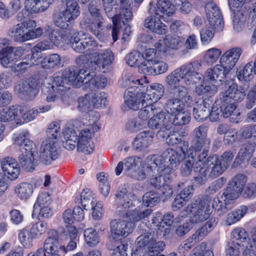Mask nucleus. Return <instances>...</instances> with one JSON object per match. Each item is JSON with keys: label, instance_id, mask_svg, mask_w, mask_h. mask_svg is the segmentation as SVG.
<instances>
[{"label": "nucleus", "instance_id": "55", "mask_svg": "<svg viewBox=\"0 0 256 256\" xmlns=\"http://www.w3.org/2000/svg\"><path fill=\"white\" fill-rule=\"evenodd\" d=\"M51 203L50 194L47 192L41 193L38 197L36 202L34 206L33 213L36 214L40 207L49 206Z\"/></svg>", "mask_w": 256, "mask_h": 256}, {"label": "nucleus", "instance_id": "12", "mask_svg": "<svg viewBox=\"0 0 256 256\" xmlns=\"http://www.w3.org/2000/svg\"><path fill=\"white\" fill-rule=\"evenodd\" d=\"M36 26L34 20L24 21L12 26L8 30V34L15 42H22L28 40V30Z\"/></svg>", "mask_w": 256, "mask_h": 256}, {"label": "nucleus", "instance_id": "50", "mask_svg": "<svg viewBox=\"0 0 256 256\" xmlns=\"http://www.w3.org/2000/svg\"><path fill=\"white\" fill-rule=\"evenodd\" d=\"M18 238L24 246L30 248L32 246V242L35 238L30 230L24 228L20 230Z\"/></svg>", "mask_w": 256, "mask_h": 256}, {"label": "nucleus", "instance_id": "10", "mask_svg": "<svg viewBox=\"0 0 256 256\" xmlns=\"http://www.w3.org/2000/svg\"><path fill=\"white\" fill-rule=\"evenodd\" d=\"M160 157V164H158V168L162 167L161 170H159L162 174L164 170L166 172H170L177 168L180 160V154L171 148H168L164 150L161 156L152 155Z\"/></svg>", "mask_w": 256, "mask_h": 256}, {"label": "nucleus", "instance_id": "46", "mask_svg": "<svg viewBox=\"0 0 256 256\" xmlns=\"http://www.w3.org/2000/svg\"><path fill=\"white\" fill-rule=\"evenodd\" d=\"M19 163L26 172H31L34 170V158L32 154H21L18 156Z\"/></svg>", "mask_w": 256, "mask_h": 256}, {"label": "nucleus", "instance_id": "3", "mask_svg": "<svg viewBox=\"0 0 256 256\" xmlns=\"http://www.w3.org/2000/svg\"><path fill=\"white\" fill-rule=\"evenodd\" d=\"M145 81L142 79L131 80L129 78H126L124 80L125 86L131 85L132 83L136 84L134 87H136L140 92H138V96L142 98L143 102L146 104H152V103L156 102L163 96L164 93V87L162 84H156L149 87L148 83L144 85L142 83Z\"/></svg>", "mask_w": 256, "mask_h": 256}, {"label": "nucleus", "instance_id": "11", "mask_svg": "<svg viewBox=\"0 0 256 256\" xmlns=\"http://www.w3.org/2000/svg\"><path fill=\"white\" fill-rule=\"evenodd\" d=\"M205 9L210 26L216 32L222 31L224 27V22L217 5L213 2H208L206 4Z\"/></svg>", "mask_w": 256, "mask_h": 256}, {"label": "nucleus", "instance_id": "43", "mask_svg": "<svg viewBox=\"0 0 256 256\" xmlns=\"http://www.w3.org/2000/svg\"><path fill=\"white\" fill-rule=\"evenodd\" d=\"M54 22L56 26L63 29L69 27L72 22L74 20L64 11L62 12H56L53 14Z\"/></svg>", "mask_w": 256, "mask_h": 256}, {"label": "nucleus", "instance_id": "49", "mask_svg": "<svg viewBox=\"0 0 256 256\" xmlns=\"http://www.w3.org/2000/svg\"><path fill=\"white\" fill-rule=\"evenodd\" d=\"M152 212L151 208H147L144 211L134 210L127 212L126 214V218L134 224V222H138L149 216Z\"/></svg>", "mask_w": 256, "mask_h": 256}, {"label": "nucleus", "instance_id": "53", "mask_svg": "<svg viewBox=\"0 0 256 256\" xmlns=\"http://www.w3.org/2000/svg\"><path fill=\"white\" fill-rule=\"evenodd\" d=\"M163 41L168 48L174 50L180 48L183 43L182 38L176 35L167 36Z\"/></svg>", "mask_w": 256, "mask_h": 256}, {"label": "nucleus", "instance_id": "4", "mask_svg": "<svg viewBox=\"0 0 256 256\" xmlns=\"http://www.w3.org/2000/svg\"><path fill=\"white\" fill-rule=\"evenodd\" d=\"M210 200L211 198L208 195L198 198L190 206L187 207L186 210H184L180 212L181 216H186L189 211L191 214L190 222L192 224L204 222L208 218L210 214Z\"/></svg>", "mask_w": 256, "mask_h": 256}, {"label": "nucleus", "instance_id": "26", "mask_svg": "<svg viewBox=\"0 0 256 256\" xmlns=\"http://www.w3.org/2000/svg\"><path fill=\"white\" fill-rule=\"evenodd\" d=\"M174 11V5L170 0H156V7L150 8L148 9L150 14H156L162 18L164 14L172 16Z\"/></svg>", "mask_w": 256, "mask_h": 256}, {"label": "nucleus", "instance_id": "30", "mask_svg": "<svg viewBox=\"0 0 256 256\" xmlns=\"http://www.w3.org/2000/svg\"><path fill=\"white\" fill-rule=\"evenodd\" d=\"M256 144L254 142L245 144L240 149L232 167L236 168L241 164L245 160H248L254 152Z\"/></svg>", "mask_w": 256, "mask_h": 256}, {"label": "nucleus", "instance_id": "15", "mask_svg": "<svg viewBox=\"0 0 256 256\" xmlns=\"http://www.w3.org/2000/svg\"><path fill=\"white\" fill-rule=\"evenodd\" d=\"M230 72L222 64H216L213 68H209L205 74V80L216 88L222 84Z\"/></svg>", "mask_w": 256, "mask_h": 256}, {"label": "nucleus", "instance_id": "14", "mask_svg": "<svg viewBox=\"0 0 256 256\" xmlns=\"http://www.w3.org/2000/svg\"><path fill=\"white\" fill-rule=\"evenodd\" d=\"M110 226L112 238L118 240L128 236L132 232L134 224L132 222L114 219L110 222Z\"/></svg>", "mask_w": 256, "mask_h": 256}, {"label": "nucleus", "instance_id": "45", "mask_svg": "<svg viewBox=\"0 0 256 256\" xmlns=\"http://www.w3.org/2000/svg\"><path fill=\"white\" fill-rule=\"evenodd\" d=\"M170 120V128L172 125L180 126L188 124L190 119V116L184 112H180L172 114H168Z\"/></svg>", "mask_w": 256, "mask_h": 256}, {"label": "nucleus", "instance_id": "24", "mask_svg": "<svg viewBox=\"0 0 256 256\" xmlns=\"http://www.w3.org/2000/svg\"><path fill=\"white\" fill-rule=\"evenodd\" d=\"M77 65L79 67L78 70L75 67H70L64 70L62 74L67 78L71 85L74 84V83L76 82V86H80L81 84H84V82H82L84 76L86 75L85 74L87 72L89 69Z\"/></svg>", "mask_w": 256, "mask_h": 256}, {"label": "nucleus", "instance_id": "31", "mask_svg": "<svg viewBox=\"0 0 256 256\" xmlns=\"http://www.w3.org/2000/svg\"><path fill=\"white\" fill-rule=\"evenodd\" d=\"M168 68V64L164 61L156 60L150 62L148 66H144L140 71L144 74L148 76H156L166 72Z\"/></svg>", "mask_w": 256, "mask_h": 256}, {"label": "nucleus", "instance_id": "42", "mask_svg": "<svg viewBox=\"0 0 256 256\" xmlns=\"http://www.w3.org/2000/svg\"><path fill=\"white\" fill-rule=\"evenodd\" d=\"M33 190L32 185L28 182H22L15 188V192L18 196L23 200L28 199L32 194Z\"/></svg>", "mask_w": 256, "mask_h": 256}, {"label": "nucleus", "instance_id": "51", "mask_svg": "<svg viewBox=\"0 0 256 256\" xmlns=\"http://www.w3.org/2000/svg\"><path fill=\"white\" fill-rule=\"evenodd\" d=\"M47 138L46 140L54 142L57 143L58 137L60 134V128L59 124L56 122H52L46 130Z\"/></svg>", "mask_w": 256, "mask_h": 256}, {"label": "nucleus", "instance_id": "20", "mask_svg": "<svg viewBox=\"0 0 256 256\" xmlns=\"http://www.w3.org/2000/svg\"><path fill=\"white\" fill-rule=\"evenodd\" d=\"M165 172L158 176L152 178L150 180V186L156 189H162V192L166 197L171 196L172 190L169 184L172 180L170 174Z\"/></svg>", "mask_w": 256, "mask_h": 256}, {"label": "nucleus", "instance_id": "47", "mask_svg": "<svg viewBox=\"0 0 256 256\" xmlns=\"http://www.w3.org/2000/svg\"><path fill=\"white\" fill-rule=\"evenodd\" d=\"M66 5V9L64 11L70 18L75 20L80 14V7L75 0H62Z\"/></svg>", "mask_w": 256, "mask_h": 256}, {"label": "nucleus", "instance_id": "27", "mask_svg": "<svg viewBox=\"0 0 256 256\" xmlns=\"http://www.w3.org/2000/svg\"><path fill=\"white\" fill-rule=\"evenodd\" d=\"M242 53V50L241 48H232L222 55L220 62L230 72L240 58Z\"/></svg>", "mask_w": 256, "mask_h": 256}, {"label": "nucleus", "instance_id": "6", "mask_svg": "<svg viewBox=\"0 0 256 256\" xmlns=\"http://www.w3.org/2000/svg\"><path fill=\"white\" fill-rule=\"evenodd\" d=\"M72 48L76 52L92 55L94 54L101 47L94 38L88 34L75 33L70 38Z\"/></svg>", "mask_w": 256, "mask_h": 256}, {"label": "nucleus", "instance_id": "16", "mask_svg": "<svg viewBox=\"0 0 256 256\" xmlns=\"http://www.w3.org/2000/svg\"><path fill=\"white\" fill-rule=\"evenodd\" d=\"M58 154L56 143L49 140L44 141L40 150V160L44 164H48L58 158Z\"/></svg>", "mask_w": 256, "mask_h": 256}, {"label": "nucleus", "instance_id": "64", "mask_svg": "<svg viewBox=\"0 0 256 256\" xmlns=\"http://www.w3.org/2000/svg\"><path fill=\"white\" fill-rule=\"evenodd\" d=\"M179 70L180 68L174 70L166 77V82L170 88L176 86V85L179 84L181 79V76H179Z\"/></svg>", "mask_w": 256, "mask_h": 256}, {"label": "nucleus", "instance_id": "7", "mask_svg": "<svg viewBox=\"0 0 256 256\" xmlns=\"http://www.w3.org/2000/svg\"><path fill=\"white\" fill-rule=\"evenodd\" d=\"M93 58V60H90L86 55L82 54L76 58V63L87 69L96 70L99 64H102V68H104L106 66L112 63L114 54L110 50L103 49L101 44V47L98 48V51L96 52Z\"/></svg>", "mask_w": 256, "mask_h": 256}, {"label": "nucleus", "instance_id": "8", "mask_svg": "<svg viewBox=\"0 0 256 256\" xmlns=\"http://www.w3.org/2000/svg\"><path fill=\"white\" fill-rule=\"evenodd\" d=\"M40 86V80L36 76H32L16 82L14 91L21 98L32 100L38 95Z\"/></svg>", "mask_w": 256, "mask_h": 256}, {"label": "nucleus", "instance_id": "60", "mask_svg": "<svg viewBox=\"0 0 256 256\" xmlns=\"http://www.w3.org/2000/svg\"><path fill=\"white\" fill-rule=\"evenodd\" d=\"M92 104L93 108H99L104 106L106 102V94L104 92H97L96 94L90 93Z\"/></svg>", "mask_w": 256, "mask_h": 256}, {"label": "nucleus", "instance_id": "33", "mask_svg": "<svg viewBox=\"0 0 256 256\" xmlns=\"http://www.w3.org/2000/svg\"><path fill=\"white\" fill-rule=\"evenodd\" d=\"M152 136L148 132H143L136 136L132 142L133 148L138 152H146L150 145Z\"/></svg>", "mask_w": 256, "mask_h": 256}, {"label": "nucleus", "instance_id": "54", "mask_svg": "<svg viewBox=\"0 0 256 256\" xmlns=\"http://www.w3.org/2000/svg\"><path fill=\"white\" fill-rule=\"evenodd\" d=\"M244 244L237 241H231L227 244L226 248V256H240Z\"/></svg>", "mask_w": 256, "mask_h": 256}, {"label": "nucleus", "instance_id": "61", "mask_svg": "<svg viewBox=\"0 0 256 256\" xmlns=\"http://www.w3.org/2000/svg\"><path fill=\"white\" fill-rule=\"evenodd\" d=\"M92 97L90 94H86L84 96L80 97L78 99V108L82 112H86L91 110L94 104H92Z\"/></svg>", "mask_w": 256, "mask_h": 256}, {"label": "nucleus", "instance_id": "40", "mask_svg": "<svg viewBox=\"0 0 256 256\" xmlns=\"http://www.w3.org/2000/svg\"><path fill=\"white\" fill-rule=\"evenodd\" d=\"M168 98H177L178 100L186 102H188L192 99V97L188 94V88L182 86L170 88Z\"/></svg>", "mask_w": 256, "mask_h": 256}, {"label": "nucleus", "instance_id": "2", "mask_svg": "<svg viewBox=\"0 0 256 256\" xmlns=\"http://www.w3.org/2000/svg\"><path fill=\"white\" fill-rule=\"evenodd\" d=\"M62 134L64 138L62 145L64 148L72 150L77 146V150L84 154H88L93 152V146L90 144L92 134L89 130H82L78 136L74 130L66 128Z\"/></svg>", "mask_w": 256, "mask_h": 256}, {"label": "nucleus", "instance_id": "1", "mask_svg": "<svg viewBox=\"0 0 256 256\" xmlns=\"http://www.w3.org/2000/svg\"><path fill=\"white\" fill-rule=\"evenodd\" d=\"M235 154V150H231L223 153L221 156L222 160L216 154L208 156L204 162L205 166L201 168L194 176V182L202 185L209 178H214L220 176L226 170Z\"/></svg>", "mask_w": 256, "mask_h": 256}, {"label": "nucleus", "instance_id": "48", "mask_svg": "<svg viewBox=\"0 0 256 256\" xmlns=\"http://www.w3.org/2000/svg\"><path fill=\"white\" fill-rule=\"evenodd\" d=\"M60 64V58L58 54H53L46 56L42 60V67L44 69H50Z\"/></svg>", "mask_w": 256, "mask_h": 256}, {"label": "nucleus", "instance_id": "19", "mask_svg": "<svg viewBox=\"0 0 256 256\" xmlns=\"http://www.w3.org/2000/svg\"><path fill=\"white\" fill-rule=\"evenodd\" d=\"M1 169L7 178L14 180L20 174V167L17 160L10 156L4 158L0 162Z\"/></svg>", "mask_w": 256, "mask_h": 256}, {"label": "nucleus", "instance_id": "58", "mask_svg": "<svg viewBox=\"0 0 256 256\" xmlns=\"http://www.w3.org/2000/svg\"><path fill=\"white\" fill-rule=\"evenodd\" d=\"M234 102H224L222 100L218 103L216 104V100H215V104L216 106H220V108L222 110V115L224 118L231 117L234 112L236 110L237 106Z\"/></svg>", "mask_w": 256, "mask_h": 256}, {"label": "nucleus", "instance_id": "21", "mask_svg": "<svg viewBox=\"0 0 256 256\" xmlns=\"http://www.w3.org/2000/svg\"><path fill=\"white\" fill-rule=\"evenodd\" d=\"M48 236L44 240L43 250L46 253L60 252L65 250V246H62L58 239L59 234L57 231L50 230L48 233Z\"/></svg>", "mask_w": 256, "mask_h": 256}, {"label": "nucleus", "instance_id": "44", "mask_svg": "<svg viewBox=\"0 0 256 256\" xmlns=\"http://www.w3.org/2000/svg\"><path fill=\"white\" fill-rule=\"evenodd\" d=\"M166 114H172L178 112H182L184 108V102L177 98H168L166 103Z\"/></svg>", "mask_w": 256, "mask_h": 256}, {"label": "nucleus", "instance_id": "17", "mask_svg": "<svg viewBox=\"0 0 256 256\" xmlns=\"http://www.w3.org/2000/svg\"><path fill=\"white\" fill-rule=\"evenodd\" d=\"M244 92L242 88L238 87L236 84L233 83L220 94V98L216 100V104H218L222 100L224 102H240L245 96Z\"/></svg>", "mask_w": 256, "mask_h": 256}, {"label": "nucleus", "instance_id": "13", "mask_svg": "<svg viewBox=\"0 0 256 256\" xmlns=\"http://www.w3.org/2000/svg\"><path fill=\"white\" fill-rule=\"evenodd\" d=\"M103 10L106 16L112 20L113 23V28L112 31V34L114 42H116L118 40V34L119 32V24L122 22L120 18L118 16V14L116 13V8L114 6H118L116 1L114 0H104L102 1Z\"/></svg>", "mask_w": 256, "mask_h": 256}, {"label": "nucleus", "instance_id": "37", "mask_svg": "<svg viewBox=\"0 0 256 256\" xmlns=\"http://www.w3.org/2000/svg\"><path fill=\"white\" fill-rule=\"evenodd\" d=\"M94 70H88L87 74L84 78L82 82H84V84H88L90 89L94 88H104L107 84L108 80L106 77L101 75L92 77L90 75L91 71Z\"/></svg>", "mask_w": 256, "mask_h": 256}, {"label": "nucleus", "instance_id": "35", "mask_svg": "<svg viewBox=\"0 0 256 256\" xmlns=\"http://www.w3.org/2000/svg\"><path fill=\"white\" fill-rule=\"evenodd\" d=\"M179 71L181 79L187 86L198 83L202 80V74L195 70H191L183 65L180 68Z\"/></svg>", "mask_w": 256, "mask_h": 256}, {"label": "nucleus", "instance_id": "28", "mask_svg": "<svg viewBox=\"0 0 256 256\" xmlns=\"http://www.w3.org/2000/svg\"><path fill=\"white\" fill-rule=\"evenodd\" d=\"M18 61L14 48L8 46L2 48L0 50V64L2 66L12 69Z\"/></svg>", "mask_w": 256, "mask_h": 256}, {"label": "nucleus", "instance_id": "18", "mask_svg": "<svg viewBox=\"0 0 256 256\" xmlns=\"http://www.w3.org/2000/svg\"><path fill=\"white\" fill-rule=\"evenodd\" d=\"M153 116L148 122V127L152 130H159L160 132H164L165 130H170V120L168 114L165 112H155Z\"/></svg>", "mask_w": 256, "mask_h": 256}, {"label": "nucleus", "instance_id": "57", "mask_svg": "<svg viewBox=\"0 0 256 256\" xmlns=\"http://www.w3.org/2000/svg\"><path fill=\"white\" fill-rule=\"evenodd\" d=\"M142 63L140 66L139 70L144 68L145 66H148L150 62H153L156 58V51L154 48H150L145 50L142 54Z\"/></svg>", "mask_w": 256, "mask_h": 256}, {"label": "nucleus", "instance_id": "39", "mask_svg": "<svg viewBox=\"0 0 256 256\" xmlns=\"http://www.w3.org/2000/svg\"><path fill=\"white\" fill-rule=\"evenodd\" d=\"M118 16L124 25L127 24L132 18V12L130 7V0H119Z\"/></svg>", "mask_w": 256, "mask_h": 256}, {"label": "nucleus", "instance_id": "25", "mask_svg": "<svg viewBox=\"0 0 256 256\" xmlns=\"http://www.w3.org/2000/svg\"><path fill=\"white\" fill-rule=\"evenodd\" d=\"M29 132H24L13 138L14 144L20 146L21 154H32L36 150V146L28 138Z\"/></svg>", "mask_w": 256, "mask_h": 256}, {"label": "nucleus", "instance_id": "23", "mask_svg": "<svg viewBox=\"0 0 256 256\" xmlns=\"http://www.w3.org/2000/svg\"><path fill=\"white\" fill-rule=\"evenodd\" d=\"M213 100L208 98L196 102L193 108V115L198 121L206 120L210 115V108L212 106Z\"/></svg>", "mask_w": 256, "mask_h": 256}, {"label": "nucleus", "instance_id": "62", "mask_svg": "<svg viewBox=\"0 0 256 256\" xmlns=\"http://www.w3.org/2000/svg\"><path fill=\"white\" fill-rule=\"evenodd\" d=\"M221 54L220 49L212 48L208 50L204 56V61L208 64H212L215 62Z\"/></svg>", "mask_w": 256, "mask_h": 256}, {"label": "nucleus", "instance_id": "59", "mask_svg": "<svg viewBox=\"0 0 256 256\" xmlns=\"http://www.w3.org/2000/svg\"><path fill=\"white\" fill-rule=\"evenodd\" d=\"M160 195L158 193L150 191L146 192L143 196V202L147 206H153L159 202Z\"/></svg>", "mask_w": 256, "mask_h": 256}, {"label": "nucleus", "instance_id": "36", "mask_svg": "<svg viewBox=\"0 0 256 256\" xmlns=\"http://www.w3.org/2000/svg\"><path fill=\"white\" fill-rule=\"evenodd\" d=\"M104 19H94L89 17L84 18L81 22V25L84 26L85 28L91 32L96 36H98L102 30V24L104 23Z\"/></svg>", "mask_w": 256, "mask_h": 256}, {"label": "nucleus", "instance_id": "29", "mask_svg": "<svg viewBox=\"0 0 256 256\" xmlns=\"http://www.w3.org/2000/svg\"><path fill=\"white\" fill-rule=\"evenodd\" d=\"M133 86L127 89L125 92L124 98L125 104L130 108L134 110L142 108L146 102H142V98L138 96V92H140L138 89L136 91L132 90Z\"/></svg>", "mask_w": 256, "mask_h": 256}, {"label": "nucleus", "instance_id": "38", "mask_svg": "<svg viewBox=\"0 0 256 256\" xmlns=\"http://www.w3.org/2000/svg\"><path fill=\"white\" fill-rule=\"evenodd\" d=\"M21 110L18 107L11 106L8 108H2L0 110V121L7 122L16 120L20 116Z\"/></svg>", "mask_w": 256, "mask_h": 256}, {"label": "nucleus", "instance_id": "5", "mask_svg": "<svg viewBox=\"0 0 256 256\" xmlns=\"http://www.w3.org/2000/svg\"><path fill=\"white\" fill-rule=\"evenodd\" d=\"M72 86L67 78L62 74L55 76L53 80L46 78L42 86V92L47 95L48 102L56 100L63 92L66 91Z\"/></svg>", "mask_w": 256, "mask_h": 256}, {"label": "nucleus", "instance_id": "34", "mask_svg": "<svg viewBox=\"0 0 256 256\" xmlns=\"http://www.w3.org/2000/svg\"><path fill=\"white\" fill-rule=\"evenodd\" d=\"M128 190L125 186L119 188L116 194V202L119 212H124L132 206V202L129 200Z\"/></svg>", "mask_w": 256, "mask_h": 256}, {"label": "nucleus", "instance_id": "56", "mask_svg": "<svg viewBox=\"0 0 256 256\" xmlns=\"http://www.w3.org/2000/svg\"><path fill=\"white\" fill-rule=\"evenodd\" d=\"M84 240L90 246H94L99 242V236L95 230L92 228L86 229L84 232Z\"/></svg>", "mask_w": 256, "mask_h": 256}, {"label": "nucleus", "instance_id": "63", "mask_svg": "<svg viewBox=\"0 0 256 256\" xmlns=\"http://www.w3.org/2000/svg\"><path fill=\"white\" fill-rule=\"evenodd\" d=\"M127 64L130 66H140L142 63V56L138 51H133L126 56Z\"/></svg>", "mask_w": 256, "mask_h": 256}, {"label": "nucleus", "instance_id": "32", "mask_svg": "<svg viewBox=\"0 0 256 256\" xmlns=\"http://www.w3.org/2000/svg\"><path fill=\"white\" fill-rule=\"evenodd\" d=\"M54 0H26L25 6L31 14H38L46 11Z\"/></svg>", "mask_w": 256, "mask_h": 256}, {"label": "nucleus", "instance_id": "22", "mask_svg": "<svg viewBox=\"0 0 256 256\" xmlns=\"http://www.w3.org/2000/svg\"><path fill=\"white\" fill-rule=\"evenodd\" d=\"M180 151L184 156L180 166V173L184 176H187L191 174L193 170H196L194 165L196 154L192 148H186L185 150L184 148L180 147Z\"/></svg>", "mask_w": 256, "mask_h": 256}, {"label": "nucleus", "instance_id": "41", "mask_svg": "<svg viewBox=\"0 0 256 256\" xmlns=\"http://www.w3.org/2000/svg\"><path fill=\"white\" fill-rule=\"evenodd\" d=\"M76 202L80 201L83 208L87 210H90L94 208L96 200L93 197L92 192L90 190H84L80 194V198L75 199Z\"/></svg>", "mask_w": 256, "mask_h": 256}, {"label": "nucleus", "instance_id": "52", "mask_svg": "<svg viewBox=\"0 0 256 256\" xmlns=\"http://www.w3.org/2000/svg\"><path fill=\"white\" fill-rule=\"evenodd\" d=\"M145 104L146 105H144V108H141L142 109L138 112V117L136 118L140 119V122H141L144 126L146 124V121L150 116L155 114L156 110L153 105L146 104V103H145Z\"/></svg>", "mask_w": 256, "mask_h": 256}, {"label": "nucleus", "instance_id": "9", "mask_svg": "<svg viewBox=\"0 0 256 256\" xmlns=\"http://www.w3.org/2000/svg\"><path fill=\"white\" fill-rule=\"evenodd\" d=\"M160 157L156 156H148L146 158V165L140 168L130 174L129 176L138 180H143L148 176H154V174H160L159 170H162V167L158 168L157 165L160 164Z\"/></svg>", "mask_w": 256, "mask_h": 256}]
</instances>
